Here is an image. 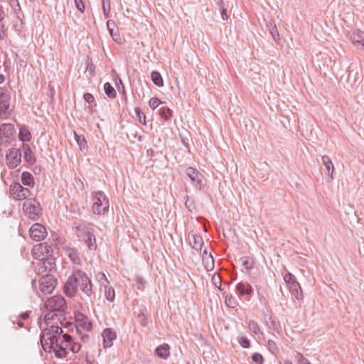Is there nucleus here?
<instances>
[{
  "mask_svg": "<svg viewBox=\"0 0 364 364\" xmlns=\"http://www.w3.org/2000/svg\"><path fill=\"white\" fill-rule=\"evenodd\" d=\"M76 321L77 323V326L76 327H80L86 331H90L92 329V324L89 321L87 316L85 314L79 313L76 316Z\"/></svg>",
  "mask_w": 364,
  "mask_h": 364,
  "instance_id": "19",
  "label": "nucleus"
},
{
  "mask_svg": "<svg viewBox=\"0 0 364 364\" xmlns=\"http://www.w3.org/2000/svg\"><path fill=\"white\" fill-rule=\"evenodd\" d=\"M83 98L89 104L95 102V98L91 93L87 92L83 95Z\"/></svg>",
  "mask_w": 364,
  "mask_h": 364,
  "instance_id": "56",
  "label": "nucleus"
},
{
  "mask_svg": "<svg viewBox=\"0 0 364 364\" xmlns=\"http://www.w3.org/2000/svg\"><path fill=\"white\" fill-rule=\"evenodd\" d=\"M252 360L255 364H264V359L259 353H254L252 355Z\"/></svg>",
  "mask_w": 364,
  "mask_h": 364,
  "instance_id": "44",
  "label": "nucleus"
},
{
  "mask_svg": "<svg viewBox=\"0 0 364 364\" xmlns=\"http://www.w3.org/2000/svg\"><path fill=\"white\" fill-rule=\"evenodd\" d=\"M322 163L325 166L326 174L330 176V180L332 181L333 179V173L335 171L334 166L332 163L331 159L328 156H323L321 157Z\"/></svg>",
  "mask_w": 364,
  "mask_h": 364,
  "instance_id": "25",
  "label": "nucleus"
},
{
  "mask_svg": "<svg viewBox=\"0 0 364 364\" xmlns=\"http://www.w3.org/2000/svg\"><path fill=\"white\" fill-rule=\"evenodd\" d=\"M212 281H213V284L216 287H218V289L220 291H223V289H222V287H221V278H220V276H218L217 277L215 276H213V278H212Z\"/></svg>",
  "mask_w": 364,
  "mask_h": 364,
  "instance_id": "53",
  "label": "nucleus"
},
{
  "mask_svg": "<svg viewBox=\"0 0 364 364\" xmlns=\"http://www.w3.org/2000/svg\"><path fill=\"white\" fill-rule=\"evenodd\" d=\"M74 138L80 151H83L84 150L87 149V143L84 135L77 134L75 132H74Z\"/></svg>",
  "mask_w": 364,
  "mask_h": 364,
  "instance_id": "31",
  "label": "nucleus"
},
{
  "mask_svg": "<svg viewBox=\"0 0 364 364\" xmlns=\"http://www.w3.org/2000/svg\"><path fill=\"white\" fill-rule=\"evenodd\" d=\"M347 36L348 39L355 46L360 45L364 39V33L360 30L348 32Z\"/></svg>",
  "mask_w": 364,
  "mask_h": 364,
  "instance_id": "24",
  "label": "nucleus"
},
{
  "mask_svg": "<svg viewBox=\"0 0 364 364\" xmlns=\"http://www.w3.org/2000/svg\"><path fill=\"white\" fill-rule=\"evenodd\" d=\"M109 199L102 191L95 193L94 203L92 204V211L95 214L102 215L109 210Z\"/></svg>",
  "mask_w": 364,
  "mask_h": 364,
  "instance_id": "4",
  "label": "nucleus"
},
{
  "mask_svg": "<svg viewBox=\"0 0 364 364\" xmlns=\"http://www.w3.org/2000/svg\"><path fill=\"white\" fill-rule=\"evenodd\" d=\"M87 76H93L95 74V66L93 64L87 63V70H85Z\"/></svg>",
  "mask_w": 364,
  "mask_h": 364,
  "instance_id": "54",
  "label": "nucleus"
},
{
  "mask_svg": "<svg viewBox=\"0 0 364 364\" xmlns=\"http://www.w3.org/2000/svg\"><path fill=\"white\" fill-rule=\"evenodd\" d=\"M101 286L104 287L105 290L112 287L107 279L101 282Z\"/></svg>",
  "mask_w": 364,
  "mask_h": 364,
  "instance_id": "59",
  "label": "nucleus"
},
{
  "mask_svg": "<svg viewBox=\"0 0 364 364\" xmlns=\"http://www.w3.org/2000/svg\"><path fill=\"white\" fill-rule=\"evenodd\" d=\"M23 210L32 220H37L41 214L40 203L35 198L26 200L23 204Z\"/></svg>",
  "mask_w": 364,
  "mask_h": 364,
  "instance_id": "7",
  "label": "nucleus"
},
{
  "mask_svg": "<svg viewBox=\"0 0 364 364\" xmlns=\"http://www.w3.org/2000/svg\"><path fill=\"white\" fill-rule=\"evenodd\" d=\"M99 279L100 282H103L104 280L107 279V277L104 273H100L99 274Z\"/></svg>",
  "mask_w": 364,
  "mask_h": 364,
  "instance_id": "62",
  "label": "nucleus"
},
{
  "mask_svg": "<svg viewBox=\"0 0 364 364\" xmlns=\"http://www.w3.org/2000/svg\"><path fill=\"white\" fill-rule=\"evenodd\" d=\"M242 266L247 271L250 270L253 267V262L247 257H242L240 259Z\"/></svg>",
  "mask_w": 364,
  "mask_h": 364,
  "instance_id": "39",
  "label": "nucleus"
},
{
  "mask_svg": "<svg viewBox=\"0 0 364 364\" xmlns=\"http://www.w3.org/2000/svg\"><path fill=\"white\" fill-rule=\"evenodd\" d=\"M63 338L65 339L67 350L69 349L73 353H77L80 351L81 345L79 343L73 342V337L70 335L64 333Z\"/></svg>",
  "mask_w": 364,
  "mask_h": 364,
  "instance_id": "21",
  "label": "nucleus"
},
{
  "mask_svg": "<svg viewBox=\"0 0 364 364\" xmlns=\"http://www.w3.org/2000/svg\"><path fill=\"white\" fill-rule=\"evenodd\" d=\"M103 338V347L105 348H110L113 345V341L117 338V334L114 331L110 328H107L102 333Z\"/></svg>",
  "mask_w": 364,
  "mask_h": 364,
  "instance_id": "16",
  "label": "nucleus"
},
{
  "mask_svg": "<svg viewBox=\"0 0 364 364\" xmlns=\"http://www.w3.org/2000/svg\"><path fill=\"white\" fill-rule=\"evenodd\" d=\"M66 255L70 259V260L75 263L78 264L80 262L79 253L75 248H68L66 250Z\"/></svg>",
  "mask_w": 364,
  "mask_h": 364,
  "instance_id": "34",
  "label": "nucleus"
},
{
  "mask_svg": "<svg viewBox=\"0 0 364 364\" xmlns=\"http://www.w3.org/2000/svg\"><path fill=\"white\" fill-rule=\"evenodd\" d=\"M161 104H162V102L158 97H151L149 102L150 107L153 109H155Z\"/></svg>",
  "mask_w": 364,
  "mask_h": 364,
  "instance_id": "48",
  "label": "nucleus"
},
{
  "mask_svg": "<svg viewBox=\"0 0 364 364\" xmlns=\"http://www.w3.org/2000/svg\"><path fill=\"white\" fill-rule=\"evenodd\" d=\"M115 26V23L114 21L112 20H108L107 21V30L110 34V36H112V38L113 39V41H117V38L114 37V28Z\"/></svg>",
  "mask_w": 364,
  "mask_h": 364,
  "instance_id": "43",
  "label": "nucleus"
},
{
  "mask_svg": "<svg viewBox=\"0 0 364 364\" xmlns=\"http://www.w3.org/2000/svg\"><path fill=\"white\" fill-rule=\"evenodd\" d=\"M74 1L77 9L81 13H83L85 11V5L82 0H74Z\"/></svg>",
  "mask_w": 364,
  "mask_h": 364,
  "instance_id": "55",
  "label": "nucleus"
},
{
  "mask_svg": "<svg viewBox=\"0 0 364 364\" xmlns=\"http://www.w3.org/2000/svg\"><path fill=\"white\" fill-rule=\"evenodd\" d=\"M6 36V29L4 24H0V40H2Z\"/></svg>",
  "mask_w": 364,
  "mask_h": 364,
  "instance_id": "58",
  "label": "nucleus"
},
{
  "mask_svg": "<svg viewBox=\"0 0 364 364\" xmlns=\"http://www.w3.org/2000/svg\"><path fill=\"white\" fill-rule=\"evenodd\" d=\"M57 285V279L50 274L43 275L39 279L40 290L44 294H51Z\"/></svg>",
  "mask_w": 364,
  "mask_h": 364,
  "instance_id": "9",
  "label": "nucleus"
},
{
  "mask_svg": "<svg viewBox=\"0 0 364 364\" xmlns=\"http://www.w3.org/2000/svg\"><path fill=\"white\" fill-rule=\"evenodd\" d=\"M104 90L107 96L109 98H115L117 92L113 86L109 82H105L104 85Z\"/></svg>",
  "mask_w": 364,
  "mask_h": 364,
  "instance_id": "35",
  "label": "nucleus"
},
{
  "mask_svg": "<svg viewBox=\"0 0 364 364\" xmlns=\"http://www.w3.org/2000/svg\"><path fill=\"white\" fill-rule=\"evenodd\" d=\"M76 234L85 242L90 250H95L97 249L96 238L92 229L88 228L85 224H80L76 226Z\"/></svg>",
  "mask_w": 364,
  "mask_h": 364,
  "instance_id": "3",
  "label": "nucleus"
},
{
  "mask_svg": "<svg viewBox=\"0 0 364 364\" xmlns=\"http://www.w3.org/2000/svg\"><path fill=\"white\" fill-rule=\"evenodd\" d=\"M16 130L11 124H3L0 126V139H9L15 133Z\"/></svg>",
  "mask_w": 364,
  "mask_h": 364,
  "instance_id": "22",
  "label": "nucleus"
},
{
  "mask_svg": "<svg viewBox=\"0 0 364 364\" xmlns=\"http://www.w3.org/2000/svg\"><path fill=\"white\" fill-rule=\"evenodd\" d=\"M236 292L239 297L244 298L247 301H250V297L253 294L252 287L247 282H239L235 287Z\"/></svg>",
  "mask_w": 364,
  "mask_h": 364,
  "instance_id": "12",
  "label": "nucleus"
},
{
  "mask_svg": "<svg viewBox=\"0 0 364 364\" xmlns=\"http://www.w3.org/2000/svg\"><path fill=\"white\" fill-rule=\"evenodd\" d=\"M63 333L60 327L50 325L42 331L40 338L43 349L46 352H53L58 358H65L68 354Z\"/></svg>",
  "mask_w": 364,
  "mask_h": 364,
  "instance_id": "1",
  "label": "nucleus"
},
{
  "mask_svg": "<svg viewBox=\"0 0 364 364\" xmlns=\"http://www.w3.org/2000/svg\"><path fill=\"white\" fill-rule=\"evenodd\" d=\"M284 280L287 283L291 296L297 300H303L304 295L299 283L296 281V278L290 272L285 274Z\"/></svg>",
  "mask_w": 364,
  "mask_h": 364,
  "instance_id": "5",
  "label": "nucleus"
},
{
  "mask_svg": "<svg viewBox=\"0 0 364 364\" xmlns=\"http://www.w3.org/2000/svg\"><path fill=\"white\" fill-rule=\"evenodd\" d=\"M248 328L251 331H252L256 335L262 333L258 323L253 320H250L249 321Z\"/></svg>",
  "mask_w": 364,
  "mask_h": 364,
  "instance_id": "37",
  "label": "nucleus"
},
{
  "mask_svg": "<svg viewBox=\"0 0 364 364\" xmlns=\"http://www.w3.org/2000/svg\"><path fill=\"white\" fill-rule=\"evenodd\" d=\"M9 191L12 197L18 200H25L31 195V191L28 188L23 187L17 182L10 186Z\"/></svg>",
  "mask_w": 364,
  "mask_h": 364,
  "instance_id": "10",
  "label": "nucleus"
},
{
  "mask_svg": "<svg viewBox=\"0 0 364 364\" xmlns=\"http://www.w3.org/2000/svg\"><path fill=\"white\" fill-rule=\"evenodd\" d=\"M18 139L22 143L29 141L31 139V134L29 130L25 127L21 126L19 128Z\"/></svg>",
  "mask_w": 364,
  "mask_h": 364,
  "instance_id": "29",
  "label": "nucleus"
},
{
  "mask_svg": "<svg viewBox=\"0 0 364 364\" xmlns=\"http://www.w3.org/2000/svg\"><path fill=\"white\" fill-rule=\"evenodd\" d=\"M267 27L269 28V33L271 34L272 38L274 41H279V32H278L277 26L274 23V21H272V20L269 21L267 23Z\"/></svg>",
  "mask_w": 364,
  "mask_h": 364,
  "instance_id": "32",
  "label": "nucleus"
},
{
  "mask_svg": "<svg viewBox=\"0 0 364 364\" xmlns=\"http://www.w3.org/2000/svg\"><path fill=\"white\" fill-rule=\"evenodd\" d=\"M80 277L77 275V270L75 271L65 283L63 290L65 295L70 298L74 297L79 287Z\"/></svg>",
  "mask_w": 364,
  "mask_h": 364,
  "instance_id": "8",
  "label": "nucleus"
},
{
  "mask_svg": "<svg viewBox=\"0 0 364 364\" xmlns=\"http://www.w3.org/2000/svg\"><path fill=\"white\" fill-rule=\"evenodd\" d=\"M29 232L31 239L37 242L43 240L47 235L46 228L40 223L33 224Z\"/></svg>",
  "mask_w": 364,
  "mask_h": 364,
  "instance_id": "14",
  "label": "nucleus"
},
{
  "mask_svg": "<svg viewBox=\"0 0 364 364\" xmlns=\"http://www.w3.org/2000/svg\"><path fill=\"white\" fill-rule=\"evenodd\" d=\"M188 240L191 247L196 251H200L203 245V237L193 232H190L188 235Z\"/></svg>",
  "mask_w": 364,
  "mask_h": 364,
  "instance_id": "17",
  "label": "nucleus"
},
{
  "mask_svg": "<svg viewBox=\"0 0 364 364\" xmlns=\"http://www.w3.org/2000/svg\"><path fill=\"white\" fill-rule=\"evenodd\" d=\"M203 264L207 271H211L214 269V259L210 253L208 255H202Z\"/></svg>",
  "mask_w": 364,
  "mask_h": 364,
  "instance_id": "30",
  "label": "nucleus"
},
{
  "mask_svg": "<svg viewBox=\"0 0 364 364\" xmlns=\"http://www.w3.org/2000/svg\"><path fill=\"white\" fill-rule=\"evenodd\" d=\"M4 18V12L2 9L0 7V24H4L3 23V20Z\"/></svg>",
  "mask_w": 364,
  "mask_h": 364,
  "instance_id": "61",
  "label": "nucleus"
},
{
  "mask_svg": "<svg viewBox=\"0 0 364 364\" xmlns=\"http://www.w3.org/2000/svg\"><path fill=\"white\" fill-rule=\"evenodd\" d=\"M295 359L298 361L299 364H311L310 361L304 358V356L299 352L295 354Z\"/></svg>",
  "mask_w": 364,
  "mask_h": 364,
  "instance_id": "47",
  "label": "nucleus"
},
{
  "mask_svg": "<svg viewBox=\"0 0 364 364\" xmlns=\"http://www.w3.org/2000/svg\"><path fill=\"white\" fill-rule=\"evenodd\" d=\"M160 117L164 120H168L172 117V110L167 107H162L159 110Z\"/></svg>",
  "mask_w": 364,
  "mask_h": 364,
  "instance_id": "36",
  "label": "nucleus"
},
{
  "mask_svg": "<svg viewBox=\"0 0 364 364\" xmlns=\"http://www.w3.org/2000/svg\"><path fill=\"white\" fill-rule=\"evenodd\" d=\"M135 114L136 115V117L138 119V121L146 125V115L141 112L139 107H135L134 109Z\"/></svg>",
  "mask_w": 364,
  "mask_h": 364,
  "instance_id": "40",
  "label": "nucleus"
},
{
  "mask_svg": "<svg viewBox=\"0 0 364 364\" xmlns=\"http://www.w3.org/2000/svg\"><path fill=\"white\" fill-rule=\"evenodd\" d=\"M186 174L191 180L193 186L198 189H201L203 176L196 168L188 167L186 169Z\"/></svg>",
  "mask_w": 364,
  "mask_h": 364,
  "instance_id": "13",
  "label": "nucleus"
},
{
  "mask_svg": "<svg viewBox=\"0 0 364 364\" xmlns=\"http://www.w3.org/2000/svg\"><path fill=\"white\" fill-rule=\"evenodd\" d=\"M105 296L107 300L113 301L115 298V291L113 287H109L105 290Z\"/></svg>",
  "mask_w": 364,
  "mask_h": 364,
  "instance_id": "41",
  "label": "nucleus"
},
{
  "mask_svg": "<svg viewBox=\"0 0 364 364\" xmlns=\"http://www.w3.org/2000/svg\"><path fill=\"white\" fill-rule=\"evenodd\" d=\"M20 319L26 320L29 317V311L23 312L19 316Z\"/></svg>",
  "mask_w": 364,
  "mask_h": 364,
  "instance_id": "60",
  "label": "nucleus"
},
{
  "mask_svg": "<svg viewBox=\"0 0 364 364\" xmlns=\"http://www.w3.org/2000/svg\"><path fill=\"white\" fill-rule=\"evenodd\" d=\"M55 258L53 256L46 257L42 259L41 267L39 269V271L41 270V272H51L53 270H55Z\"/></svg>",
  "mask_w": 364,
  "mask_h": 364,
  "instance_id": "18",
  "label": "nucleus"
},
{
  "mask_svg": "<svg viewBox=\"0 0 364 364\" xmlns=\"http://www.w3.org/2000/svg\"><path fill=\"white\" fill-rule=\"evenodd\" d=\"M77 275L80 277L79 287L83 294L82 299L87 304H92L95 299V291L92 289L91 279L85 272L80 269L77 270Z\"/></svg>",
  "mask_w": 364,
  "mask_h": 364,
  "instance_id": "2",
  "label": "nucleus"
},
{
  "mask_svg": "<svg viewBox=\"0 0 364 364\" xmlns=\"http://www.w3.org/2000/svg\"><path fill=\"white\" fill-rule=\"evenodd\" d=\"M186 200L185 202V206L188 210L189 212L192 213L193 209H195L196 208L194 201L193 200H190L188 196H186Z\"/></svg>",
  "mask_w": 364,
  "mask_h": 364,
  "instance_id": "51",
  "label": "nucleus"
},
{
  "mask_svg": "<svg viewBox=\"0 0 364 364\" xmlns=\"http://www.w3.org/2000/svg\"><path fill=\"white\" fill-rule=\"evenodd\" d=\"M240 345L244 348H249L250 347V341L245 336H240L237 338Z\"/></svg>",
  "mask_w": 364,
  "mask_h": 364,
  "instance_id": "46",
  "label": "nucleus"
},
{
  "mask_svg": "<svg viewBox=\"0 0 364 364\" xmlns=\"http://www.w3.org/2000/svg\"><path fill=\"white\" fill-rule=\"evenodd\" d=\"M21 150L18 148L9 149L6 155V164L9 168L14 169L17 167L21 161Z\"/></svg>",
  "mask_w": 364,
  "mask_h": 364,
  "instance_id": "11",
  "label": "nucleus"
},
{
  "mask_svg": "<svg viewBox=\"0 0 364 364\" xmlns=\"http://www.w3.org/2000/svg\"><path fill=\"white\" fill-rule=\"evenodd\" d=\"M5 80V77L4 75L1 74L0 75V84L3 83Z\"/></svg>",
  "mask_w": 364,
  "mask_h": 364,
  "instance_id": "64",
  "label": "nucleus"
},
{
  "mask_svg": "<svg viewBox=\"0 0 364 364\" xmlns=\"http://www.w3.org/2000/svg\"><path fill=\"white\" fill-rule=\"evenodd\" d=\"M102 2L104 16L106 18H107L109 17L111 10L110 0H102Z\"/></svg>",
  "mask_w": 364,
  "mask_h": 364,
  "instance_id": "38",
  "label": "nucleus"
},
{
  "mask_svg": "<svg viewBox=\"0 0 364 364\" xmlns=\"http://www.w3.org/2000/svg\"><path fill=\"white\" fill-rule=\"evenodd\" d=\"M218 4L219 6L221 7L220 14H221V17H222L223 20L227 21L228 19V16L227 14V9L225 8H224V6H223V1L220 0V1L218 2Z\"/></svg>",
  "mask_w": 364,
  "mask_h": 364,
  "instance_id": "50",
  "label": "nucleus"
},
{
  "mask_svg": "<svg viewBox=\"0 0 364 364\" xmlns=\"http://www.w3.org/2000/svg\"><path fill=\"white\" fill-rule=\"evenodd\" d=\"M225 304L226 305L232 309L235 308L237 306V302L235 299L232 296H227L225 297Z\"/></svg>",
  "mask_w": 364,
  "mask_h": 364,
  "instance_id": "45",
  "label": "nucleus"
},
{
  "mask_svg": "<svg viewBox=\"0 0 364 364\" xmlns=\"http://www.w3.org/2000/svg\"><path fill=\"white\" fill-rule=\"evenodd\" d=\"M77 333L80 336V340L84 343H87L90 340V336L87 333H82L81 330L78 327H75Z\"/></svg>",
  "mask_w": 364,
  "mask_h": 364,
  "instance_id": "52",
  "label": "nucleus"
},
{
  "mask_svg": "<svg viewBox=\"0 0 364 364\" xmlns=\"http://www.w3.org/2000/svg\"><path fill=\"white\" fill-rule=\"evenodd\" d=\"M21 149H22V151L23 152V158L26 163L31 165L36 163V156L33 154L31 149L28 144L22 143Z\"/></svg>",
  "mask_w": 364,
  "mask_h": 364,
  "instance_id": "20",
  "label": "nucleus"
},
{
  "mask_svg": "<svg viewBox=\"0 0 364 364\" xmlns=\"http://www.w3.org/2000/svg\"><path fill=\"white\" fill-rule=\"evenodd\" d=\"M48 312L45 315V322L47 326H49V324H52L53 321H59L60 316H62L63 315H60L58 312L56 311L53 310H48Z\"/></svg>",
  "mask_w": 364,
  "mask_h": 364,
  "instance_id": "28",
  "label": "nucleus"
},
{
  "mask_svg": "<svg viewBox=\"0 0 364 364\" xmlns=\"http://www.w3.org/2000/svg\"><path fill=\"white\" fill-rule=\"evenodd\" d=\"M267 347L269 352L273 355H277L279 351L276 343L272 340L268 341Z\"/></svg>",
  "mask_w": 364,
  "mask_h": 364,
  "instance_id": "42",
  "label": "nucleus"
},
{
  "mask_svg": "<svg viewBox=\"0 0 364 364\" xmlns=\"http://www.w3.org/2000/svg\"><path fill=\"white\" fill-rule=\"evenodd\" d=\"M138 317L139 318H141L140 320V324L142 326H146L147 324H148V320H147V317H146V315L144 313V310H141L139 314H138Z\"/></svg>",
  "mask_w": 364,
  "mask_h": 364,
  "instance_id": "49",
  "label": "nucleus"
},
{
  "mask_svg": "<svg viewBox=\"0 0 364 364\" xmlns=\"http://www.w3.org/2000/svg\"><path fill=\"white\" fill-rule=\"evenodd\" d=\"M151 78L153 83L158 87L164 86V80L159 72L154 70L151 73Z\"/></svg>",
  "mask_w": 364,
  "mask_h": 364,
  "instance_id": "33",
  "label": "nucleus"
},
{
  "mask_svg": "<svg viewBox=\"0 0 364 364\" xmlns=\"http://www.w3.org/2000/svg\"><path fill=\"white\" fill-rule=\"evenodd\" d=\"M36 251L40 252L43 255H46V257L53 256V248L47 243H41L36 245L32 250V253L35 255Z\"/></svg>",
  "mask_w": 364,
  "mask_h": 364,
  "instance_id": "23",
  "label": "nucleus"
},
{
  "mask_svg": "<svg viewBox=\"0 0 364 364\" xmlns=\"http://www.w3.org/2000/svg\"><path fill=\"white\" fill-rule=\"evenodd\" d=\"M17 325H18L19 327H21V328L23 327V326H24V323L23 322V320H21V319L18 320V321H17Z\"/></svg>",
  "mask_w": 364,
  "mask_h": 364,
  "instance_id": "63",
  "label": "nucleus"
},
{
  "mask_svg": "<svg viewBox=\"0 0 364 364\" xmlns=\"http://www.w3.org/2000/svg\"><path fill=\"white\" fill-rule=\"evenodd\" d=\"M45 308L47 310L56 311L60 315H63L67 308V304L62 296L55 295L46 301Z\"/></svg>",
  "mask_w": 364,
  "mask_h": 364,
  "instance_id": "6",
  "label": "nucleus"
},
{
  "mask_svg": "<svg viewBox=\"0 0 364 364\" xmlns=\"http://www.w3.org/2000/svg\"><path fill=\"white\" fill-rule=\"evenodd\" d=\"M10 95L4 89L0 87V115L6 114L10 106Z\"/></svg>",
  "mask_w": 364,
  "mask_h": 364,
  "instance_id": "15",
  "label": "nucleus"
},
{
  "mask_svg": "<svg viewBox=\"0 0 364 364\" xmlns=\"http://www.w3.org/2000/svg\"><path fill=\"white\" fill-rule=\"evenodd\" d=\"M21 182L24 186L31 188H33L35 185L34 178L33 175L28 171H23L22 173Z\"/></svg>",
  "mask_w": 364,
  "mask_h": 364,
  "instance_id": "27",
  "label": "nucleus"
},
{
  "mask_svg": "<svg viewBox=\"0 0 364 364\" xmlns=\"http://www.w3.org/2000/svg\"><path fill=\"white\" fill-rule=\"evenodd\" d=\"M156 355L162 359H167L170 355V346L167 343H164L156 347L155 349Z\"/></svg>",
  "mask_w": 364,
  "mask_h": 364,
  "instance_id": "26",
  "label": "nucleus"
},
{
  "mask_svg": "<svg viewBox=\"0 0 364 364\" xmlns=\"http://www.w3.org/2000/svg\"><path fill=\"white\" fill-rule=\"evenodd\" d=\"M136 288L139 290H142L144 289V280L143 278L138 276L136 277Z\"/></svg>",
  "mask_w": 364,
  "mask_h": 364,
  "instance_id": "57",
  "label": "nucleus"
}]
</instances>
